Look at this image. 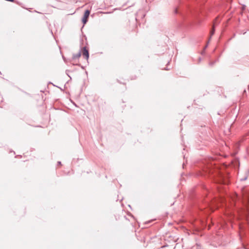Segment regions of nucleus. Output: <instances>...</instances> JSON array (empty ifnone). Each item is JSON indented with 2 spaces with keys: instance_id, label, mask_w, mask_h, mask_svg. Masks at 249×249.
Masks as SVG:
<instances>
[{
  "instance_id": "1",
  "label": "nucleus",
  "mask_w": 249,
  "mask_h": 249,
  "mask_svg": "<svg viewBox=\"0 0 249 249\" xmlns=\"http://www.w3.org/2000/svg\"><path fill=\"white\" fill-rule=\"evenodd\" d=\"M90 14V11L88 10H87L84 13V17L82 18V22L84 24H85L87 21V18L89 17Z\"/></svg>"
},
{
  "instance_id": "2",
  "label": "nucleus",
  "mask_w": 249,
  "mask_h": 249,
  "mask_svg": "<svg viewBox=\"0 0 249 249\" xmlns=\"http://www.w3.org/2000/svg\"><path fill=\"white\" fill-rule=\"evenodd\" d=\"M82 55L83 57H85L87 59H88L89 57V51L86 47H84L83 48Z\"/></svg>"
},
{
  "instance_id": "3",
  "label": "nucleus",
  "mask_w": 249,
  "mask_h": 249,
  "mask_svg": "<svg viewBox=\"0 0 249 249\" xmlns=\"http://www.w3.org/2000/svg\"><path fill=\"white\" fill-rule=\"evenodd\" d=\"M81 55V51H79L77 53L73 54L72 55V59L76 60L78 59Z\"/></svg>"
},
{
  "instance_id": "4",
  "label": "nucleus",
  "mask_w": 249,
  "mask_h": 249,
  "mask_svg": "<svg viewBox=\"0 0 249 249\" xmlns=\"http://www.w3.org/2000/svg\"><path fill=\"white\" fill-rule=\"evenodd\" d=\"M245 213L246 214H249V202H248V204H247Z\"/></svg>"
},
{
  "instance_id": "5",
  "label": "nucleus",
  "mask_w": 249,
  "mask_h": 249,
  "mask_svg": "<svg viewBox=\"0 0 249 249\" xmlns=\"http://www.w3.org/2000/svg\"><path fill=\"white\" fill-rule=\"evenodd\" d=\"M240 234L241 235L244 231L243 227V226H240Z\"/></svg>"
},
{
  "instance_id": "6",
  "label": "nucleus",
  "mask_w": 249,
  "mask_h": 249,
  "mask_svg": "<svg viewBox=\"0 0 249 249\" xmlns=\"http://www.w3.org/2000/svg\"><path fill=\"white\" fill-rule=\"evenodd\" d=\"M214 31H215V30H214V25L213 26V29H212V30L211 31V36H213L214 34Z\"/></svg>"
},
{
  "instance_id": "7",
  "label": "nucleus",
  "mask_w": 249,
  "mask_h": 249,
  "mask_svg": "<svg viewBox=\"0 0 249 249\" xmlns=\"http://www.w3.org/2000/svg\"><path fill=\"white\" fill-rule=\"evenodd\" d=\"M247 193V196L249 197V191H248V192Z\"/></svg>"
},
{
  "instance_id": "8",
  "label": "nucleus",
  "mask_w": 249,
  "mask_h": 249,
  "mask_svg": "<svg viewBox=\"0 0 249 249\" xmlns=\"http://www.w3.org/2000/svg\"><path fill=\"white\" fill-rule=\"evenodd\" d=\"M58 164H61V162H60V161H58Z\"/></svg>"
},
{
  "instance_id": "9",
  "label": "nucleus",
  "mask_w": 249,
  "mask_h": 249,
  "mask_svg": "<svg viewBox=\"0 0 249 249\" xmlns=\"http://www.w3.org/2000/svg\"><path fill=\"white\" fill-rule=\"evenodd\" d=\"M213 64V63H210V65H212Z\"/></svg>"
}]
</instances>
